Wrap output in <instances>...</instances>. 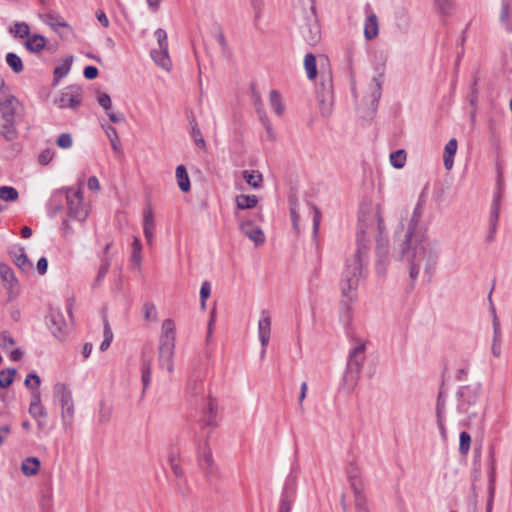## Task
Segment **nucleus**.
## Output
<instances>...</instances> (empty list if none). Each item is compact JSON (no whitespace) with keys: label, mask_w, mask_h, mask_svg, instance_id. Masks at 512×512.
I'll return each instance as SVG.
<instances>
[{"label":"nucleus","mask_w":512,"mask_h":512,"mask_svg":"<svg viewBox=\"0 0 512 512\" xmlns=\"http://www.w3.org/2000/svg\"><path fill=\"white\" fill-rule=\"evenodd\" d=\"M424 204L425 199L421 196L406 230L403 234L396 231L402 258L409 264V277L412 283L418 278L421 264H424V273L427 275V281L430 282L439 259L437 242H430L426 229L419 226Z\"/></svg>","instance_id":"obj_1"},{"label":"nucleus","mask_w":512,"mask_h":512,"mask_svg":"<svg viewBox=\"0 0 512 512\" xmlns=\"http://www.w3.org/2000/svg\"><path fill=\"white\" fill-rule=\"evenodd\" d=\"M368 222L376 223L378 235L376 238H383V234L386 230L384 220L381 215L380 207L377 208L373 215L366 216L361 215L359 217L358 230H357V249L354 255L346 260L345 268L342 273L341 280V292L345 298L342 300V304L346 307L347 311L350 310L348 302L352 301L356 293L360 282V278L363 274V267L367 263V253L369 239L367 234L369 233L370 226Z\"/></svg>","instance_id":"obj_2"},{"label":"nucleus","mask_w":512,"mask_h":512,"mask_svg":"<svg viewBox=\"0 0 512 512\" xmlns=\"http://www.w3.org/2000/svg\"><path fill=\"white\" fill-rule=\"evenodd\" d=\"M458 406L460 413L466 415L464 425L468 428H477L482 431L484 428L485 404L482 399L481 383H473L460 386L457 391Z\"/></svg>","instance_id":"obj_3"},{"label":"nucleus","mask_w":512,"mask_h":512,"mask_svg":"<svg viewBox=\"0 0 512 512\" xmlns=\"http://www.w3.org/2000/svg\"><path fill=\"white\" fill-rule=\"evenodd\" d=\"M295 18L300 33L309 45H315L320 41L321 29L316 16L314 0H293Z\"/></svg>","instance_id":"obj_4"},{"label":"nucleus","mask_w":512,"mask_h":512,"mask_svg":"<svg viewBox=\"0 0 512 512\" xmlns=\"http://www.w3.org/2000/svg\"><path fill=\"white\" fill-rule=\"evenodd\" d=\"M353 349L349 352L344 381L353 389L359 378L366 359V342L353 340Z\"/></svg>","instance_id":"obj_5"},{"label":"nucleus","mask_w":512,"mask_h":512,"mask_svg":"<svg viewBox=\"0 0 512 512\" xmlns=\"http://www.w3.org/2000/svg\"><path fill=\"white\" fill-rule=\"evenodd\" d=\"M316 95L321 115L330 116L333 106V83L330 71L321 72V81L317 85Z\"/></svg>","instance_id":"obj_6"},{"label":"nucleus","mask_w":512,"mask_h":512,"mask_svg":"<svg viewBox=\"0 0 512 512\" xmlns=\"http://www.w3.org/2000/svg\"><path fill=\"white\" fill-rule=\"evenodd\" d=\"M54 398L61 405L62 421L65 427H71L74 418V404L71 391L63 383H56L53 387Z\"/></svg>","instance_id":"obj_7"},{"label":"nucleus","mask_w":512,"mask_h":512,"mask_svg":"<svg viewBox=\"0 0 512 512\" xmlns=\"http://www.w3.org/2000/svg\"><path fill=\"white\" fill-rule=\"evenodd\" d=\"M198 466L204 472L208 481L218 477V467L214 462L208 438L205 439L203 446H199L197 451Z\"/></svg>","instance_id":"obj_8"},{"label":"nucleus","mask_w":512,"mask_h":512,"mask_svg":"<svg viewBox=\"0 0 512 512\" xmlns=\"http://www.w3.org/2000/svg\"><path fill=\"white\" fill-rule=\"evenodd\" d=\"M67 214L69 218L84 221L88 216V211L83 205V197L80 189H69L66 195Z\"/></svg>","instance_id":"obj_9"},{"label":"nucleus","mask_w":512,"mask_h":512,"mask_svg":"<svg viewBox=\"0 0 512 512\" xmlns=\"http://www.w3.org/2000/svg\"><path fill=\"white\" fill-rule=\"evenodd\" d=\"M297 481L296 477L289 475L284 484L280 495L279 507L277 512H292V507L296 499Z\"/></svg>","instance_id":"obj_10"},{"label":"nucleus","mask_w":512,"mask_h":512,"mask_svg":"<svg viewBox=\"0 0 512 512\" xmlns=\"http://www.w3.org/2000/svg\"><path fill=\"white\" fill-rule=\"evenodd\" d=\"M0 279L2 281L3 288L7 290V300H15L20 291L19 282L12 268L5 263H0Z\"/></svg>","instance_id":"obj_11"},{"label":"nucleus","mask_w":512,"mask_h":512,"mask_svg":"<svg viewBox=\"0 0 512 512\" xmlns=\"http://www.w3.org/2000/svg\"><path fill=\"white\" fill-rule=\"evenodd\" d=\"M21 110V104L14 95H6L0 98V112L2 120H17Z\"/></svg>","instance_id":"obj_12"},{"label":"nucleus","mask_w":512,"mask_h":512,"mask_svg":"<svg viewBox=\"0 0 512 512\" xmlns=\"http://www.w3.org/2000/svg\"><path fill=\"white\" fill-rule=\"evenodd\" d=\"M82 102V92L79 87H68L57 100L60 108L75 109Z\"/></svg>","instance_id":"obj_13"},{"label":"nucleus","mask_w":512,"mask_h":512,"mask_svg":"<svg viewBox=\"0 0 512 512\" xmlns=\"http://www.w3.org/2000/svg\"><path fill=\"white\" fill-rule=\"evenodd\" d=\"M49 322V328L53 335L59 340L64 339L68 332V326L63 314L58 310H51Z\"/></svg>","instance_id":"obj_14"},{"label":"nucleus","mask_w":512,"mask_h":512,"mask_svg":"<svg viewBox=\"0 0 512 512\" xmlns=\"http://www.w3.org/2000/svg\"><path fill=\"white\" fill-rule=\"evenodd\" d=\"M158 350V360L160 366L166 369L169 373L173 372V356L175 350V343L159 342Z\"/></svg>","instance_id":"obj_15"},{"label":"nucleus","mask_w":512,"mask_h":512,"mask_svg":"<svg viewBox=\"0 0 512 512\" xmlns=\"http://www.w3.org/2000/svg\"><path fill=\"white\" fill-rule=\"evenodd\" d=\"M271 334V317L267 311H262V317L258 323V335L262 345L261 357L265 355L266 346L269 343Z\"/></svg>","instance_id":"obj_16"},{"label":"nucleus","mask_w":512,"mask_h":512,"mask_svg":"<svg viewBox=\"0 0 512 512\" xmlns=\"http://www.w3.org/2000/svg\"><path fill=\"white\" fill-rule=\"evenodd\" d=\"M155 219L154 213L150 206L144 209L143 211V233L148 245H152L154 241V232H155Z\"/></svg>","instance_id":"obj_17"},{"label":"nucleus","mask_w":512,"mask_h":512,"mask_svg":"<svg viewBox=\"0 0 512 512\" xmlns=\"http://www.w3.org/2000/svg\"><path fill=\"white\" fill-rule=\"evenodd\" d=\"M376 242V271L378 274L383 275L386 272V262L388 258V240L385 238H376Z\"/></svg>","instance_id":"obj_18"},{"label":"nucleus","mask_w":512,"mask_h":512,"mask_svg":"<svg viewBox=\"0 0 512 512\" xmlns=\"http://www.w3.org/2000/svg\"><path fill=\"white\" fill-rule=\"evenodd\" d=\"M500 206H501V194L497 193L494 195L492 205H491V211H490V217H489L490 233L487 237L488 241H492L494 239V234L496 233L498 220H499Z\"/></svg>","instance_id":"obj_19"},{"label":"nucleus","mask_w":512,"mask_h":512,"mask_svg":"<svg viewBox=\"0 0 512 512\" xmlns=\"http://www.w3.org/2000/svg\"><path fill=\"white\" fill-rule=\"evenodd\" d=\"M240 230L250 240H252L256 246L261 245L265 242V236L263 231L259 227L253 226L251 221H243L240 224Z\"/></svg>","instance_id":"obj_20"},{"label":"nucleus","mask_w":512,"mask_h":512,"mask_svg":"<svg viewBox=\"0 0 512 512\" xmlns=\"http://www.w3.org/2000/svg\"><path fill=\"white\" fill-rule=\"evenodd\" d=\"M188 120L190 125V136L193 142L200 150L206 151L207 145L195 117L191 115L188 117Z\"/></svg>","instance_id":"obj_21"},{"label":"nucleus","mask_w":512,"mask_h":512,"mask_svg":"<svg viewBox=\"0 0 512 512\" xmlns=\"http://www.w3.org/2000/svg\"><path fill=\"white\" fill-rule=\"evenodd\" d=\"M45 22L48 24L55 32H57L61 37H63L60 32V28H65L69 32H72L71 26L65 21V19L53 12H49L45 15Z\"/></svg>","instance_id":"obj_22"},{"label":"nucleus","mask_w":512,"mask_h":512,"mask_svg":"<svg viewBox=\"0 0 512 512\" xmlns=\"http://www.w3.org/2000/svg\"><path fill=\"white\" fill-rule=\"evenodd\" d=\"M17 120H2L0 121V135L8 141L12 142L18 138L16 129Z\"/></svg>","instance_id":"obj_23"},{"label":"nucleus","mask_w":512,"mask_h":512,"mask_svg":"<svg viewBox=\"0 0 512 512\" xmlns=\"http://www.w3.org/2000/svg\"><path fill=\"white\" fill-rule=\"evenodd\" d=\"M348 479L350 482V487L354 493L360 494L363 493V482L360 477V470L356 465L351 464L348 468Z\"/></svg>","instance_id":"obj_24"},{"label":"nucleus","mask_w":512,"mask_h":512,"mask_svg":"<svg viewBox=\"0 0 512 512\" xmlns=\"http://www.w3.org/2000/svg\"><path fill=\"white\" fill-rule=\"evenodd\" d=\"M382 84H383V75L382 74L373 77L371 93H370V105H371L373 111L376 110L379 100L381 98Z\"/></svg>","instance_id":"obj_25"},{"label":"nucleus","mask_w":512,"mask_h":512,"mask_svg":"<svg viewBox=\"0 0 512 512\" xmlns=\"http://www.w3.org/2000/svg\"><path fill=\"white\" fill-rule=\"evenodd\" d=\"M458 143L455 138L450 139L445 145L443 161L446 170H451L454 164V156L457 152Z\"/></svg>","instance_id":"obj_26"},{"label":"nucleus","mask_w":512,"mask_h":512,"mask_svg":"<svg viewBox=\"0 0 512 512\" xmlns=\"http://www.w3.org/2000/svg\"><path fill=\"white\" fill-rule=\"evenodd\" d=\"M151 57L154 62L162 69L169 71L171 68V60L168 55V48L153 49Z\"/></svg>","instance_id":"obj_27"},{"label":"nucleus","mask_w":512,"mask_h":512,"mask_svg":"<svg viewBox=\"0 0 512 512\" xmlns=\"http://www.w3.org/2000/svg\"><path fill=\"white\" fill-rule=\"evenodd\" d=\"M378 18L376 14L370 13L365 21L364 25V36L367 40H372L378 35Z\"/></svg>","instance_id":"obj_28"},{"label":"nucleus","mask_w":512,"mask_h":512,"mask_svg":"<svg viewBox=\"0 0 512 512\" xmlns=\"http://www.w3.org/2000/svg\"><path fill=\"white\" fill-rule=\"evenodd\" d=\"M175 323L172 319H165L161 327L159 342L175 343Z\"/></svg>","instance_id":"obj_29"},{"label":"nucleus","mask_w":512,"mask_h":512,"mask_svg":"<svg viewBox=\"0 0 512 512\" xmlns=\"http://www.w3.org/2000/svg\"><path fill=\"white\" fill-rule=\"evenodd\" d=\"M29 413L35 419L39 417L45 418L47 416L46 410L41 404L39 391L33 392L32 401L29 406Z\"/></svg>","instance_id":"obj_30"},{"label":"nucleus","mask_w":512,"mask_h":512,"mask_svg":"<svg viewBox=\"0 0 512 512\" xmlns=\"http://www.w3.org/2000/svg\"><path fill=\"white\" fill-rule=\"evenodd\" d=\"M46 46V39L40 34L31 35L25 42V48L32 53H39Z\"/></svg>","instance_id":"obj_31"},{"label":"nucleus","mask_w":512,"mask_h":512,"mask_svg":"<svg viewBox=\"0 0 512 512\" xmlns=\"http://www.w3.org/2000/svg\"><path fill=\"white\" fill-rule=\"evenodd\" d=\"M203 412L205 414L204 425L212 427L216 426V403L211 396H208V402L206 406L203 408Z\"/></svg>","instance_id":"obj_32"},{"label":"nucleus","mask_w":512,"mask_h":512,"mask_svg":"<svg viewBox=\"0 0 512 512\" xmlns=\"http://www.w3.org/2000/svg\"><path fill=\"white\" fill-rule=\"evenodd\" d=\"M40 468V461L36 457H27L23 460L21 470L26 476L36 475Z\"/></svg>","instance_id":"obj_33"},{"label":"nucleus","mask_w":512,"mask_h":512,"mask_svg":"<svg viewBox=\"0 0 512 512\" xmlns=\"http://www.w3.org/2000/svg\"><path fill=\"white\" fill-rule=\"evenodd\" d=\"M176 179L178 186L181 191L188 192L190 191L191 184L190 179L187 173V170L184 165H179L176 168Z\"/></svg>","instance_id":"obj_34"},{"label":"nucleus","mask_w":512,"mask_h":512,"mask_svg":"<svg viewBox=\"0 0 512 512\" xmlns=\"http://www.w3.org/2000/svg\"><path fill=\"white\" fill-rule=\"evenodd\" d=\"M18 251L20 252L19 255H17L16 253L10 252V254L13 255V257L15 258V264L17 265V267L20 270H22L23 272H28V271L32 270L33 264L28 259L27 255L24 251V248L20 247L18 249Z\"/></svg>","instance_id":"obj_35"},{"label":"nucleus","mask_w":512,"mask_h":512,"mask_svg":"<svg viewBox=\"0 0 512 512\" xmlns=\"http://www.w3.org/2000/svg\"><path fill=\"white\" fill-rule=\"evenodd\" d=\"M236 206L239 209H251L258 203V198L255 195L240 194L236 196Z\"/></svg>","instance_id":"obj_36"},{"label":"nucleus","mask_w":512,"mask_h":512,"mask_svg":"<svg viewBox=\"0 0 512 512\" xmlns=\"http://www.w3.org/2000/svg\"><path fill=\"white\" fill-rule=\"evenodd\" d=\"M187 392L192 397H197V396L202 395L204 393V384H203L202 379L199 376L191 378L188 381Z\"/></svg>","instance_id":"obj_37"},{"label":"nucleus","mask_w":512,"mask_h":512,"mask_svg":"<svg viewBox=\"0 0 512 512\" xmlns=\"http://www.w3.org/2000/svg\"><path fill=\"white\" fill-rule=\"evenodd\" d=\"M5 60L7 65L12 69L14 73L19 74L23 71L24 66L22 59L16 53H7Z\"/></svg>","instance_id":"obj_38"},{"label":"nucleus","mask_w":512,"mask_h":512,"mask_svg":"<svg viewBox=\"0 0 512 512\" xmlns=\"http://www.w3.org/2000/svg\"><path fill=\"white\" fill-rule=\"evenodd\" d=\"M105 132H106L108 139L110 140L113 151L116 154H122L121 143H120V139L118 137L116 129L113 126L108 125L105 128Z\"/></svg>","instance_id":"obj_39"},{"label":"nucleus","mask_w":512,"mask_h":512,"mask_svg":"<svg viewBox=\"0 0 512 512\" xmlns=\"http://www.w3.org/2000/svg\"><path fill=\"white\" fill-rule=\"evenodd\" d=\"M434 5L442 16H450L455 9L453 0H434Z\"/></svg>","instance_id":"obj_40"},{"label":"nucleus","mask_w":512,"mask_h":512,"mask_svg":"<svg viewBox=\"0 0 512 512\" xmlns=\"http://www.w3.org/2000/svg\"><path fill=\"white\" fill-rule=\"evenodd\" d=\"M72 62H73V57L68 56L65 58V60L63 61V63L61 65L57 66L54 69V80L55 81H59L60 79H62L69 73V71L71 69Z\"/></svg>","instance_id":"obj_41"},{"label":"nucleus","mask_w":512,"mask_h":512,"mask_svg":"<svg viewBox=\"0 0 512 512\" xmlns=\"http://www.w3.org/2000/svg\"><path fill=\"white\" fill-rule=\"evenodd\" d=\"M141 371H142V384H143V390L142 394L144 395L148 386L151 382V361L150 360H143L141 365Z\"/></svg>","instance_id":"obj_42"},{"label":"nucleus","mask_w":512,"mask_h":512,"mask_svg":"<svg viewBox=\"0 0 512 512\" xmlns=\"http://www.w3.org/2000/svg\"><path fill=\"white\" fill-rule=\"evenodd\" d=\"M243 178L253 188H260L262 186L263 178L262 174L255 171H243Z\"/></svg>","instance_id":"obj_43"},{"label":"nucleus","mask_w":512,"mask_h":512,"mask_svg":"<svg viewBox=\"0 0 512 512\" xmlns=\"http://www.w3.org/2000/svg\"><path fill=\"white\" fill-rule=\"evenodd\" d=\"M304 66L309 79H314L317 75L316 58L312 53H308L304 58Z\"/></svg>","instance_id":"obj_44"},{"label":"nucleus","mask_w":512,"mask_h":512,"mask_svg":"<svg viewBox=\"0 0 512 512\" xmlns=\"http://www.w3.org/2000/svg\"><path fill=\"white\" fill-rule=\"evenodd\" d=\"M269 101L274 112L281 116L284 112V105L282 104L281 95L277 90H272L270 92Z\"/></svg>","instance_id":"obj_45"},{"label":"nucleus","mask_w":512,"mask_h":512,"mask_svg":"<svg viewBox=\"0 0 512 512\" xmlns=\"http://www.w3.org/2000/svg\"><path fill=\"white\" fill-rule=\"evenodd\" d=\"M110 264H111V260L108 256H104L101 259V265L98 270L95 281L93 283V287H97L101 283V281L105 278V276L107 275V273L109 271Z\"/></svg>","instance_id":"obj_46"},{"label":"nucleus","mask_w":512,"mask_h":512,"mask_svg":"<svg viewBox=\"0 0 512 512\" xmlns=\"http://www.w3.org/2000/svg\"><path fill=\"white\" fill-rule=\"evenodd\" d=\"M16 375L15 368H8L7 370H2L0 372V388H8Z\"/></svg>","instance_id":"obj_47"},{"label":"nucleus","mask_w":512,"mask_h":512,"mask_svg":"<svg viewBox=\"0 0 512 512\" xmlns=\"http://www.w3.org/2000/svg\"><path fill=\"white\" fill-rule=\"evenodd\" d=\"M390 162L391 165L395 168H402L405 165L406 162V152L405 150H397L390 154Z\"/></svg>","instance_id":"obj_48"},{"label":"nucleus","mask_w":512,"mask_h":512,"mask_svg":"<svg viewBox=\"0 0 512 512\" xmlns=\"http://www.w3.org/2000/svg\"><path fill=\"white\" fill-rule=\"evenodd\" d=\"M142 310L146 321L156 322L158 320L156 306L153 303H144Z\"/></svg>","instance_id":"obj_49"},{"label":"nucleus","mask_w":512,"mask_h":512,"mask_svg":"<svg viewBox=\"0 0 512 512\" xmlns=\"http://www.w3.org/2000/svg\"><path fill=\"white\" fill-rule=\"evenodd\" d=\"M19 197L18 191L10 186L0 187V199L3 201H15Z\"/></svg>","instance_id":"obj_50"},{"label":"nucleus","mask_w":512,"mask_h":512,"mask_svg":"<svg viewBox=\"0 0 512 512\" xmlns=\"http://www.w3.org/2000/svg\"><path fill=\"white\" fill-rule=\"evenodd\" d=\"M355 512H370L364 493L354 495Z\"/></svg>","instance_id":"obj_51"},{"label":"nucleus","mask_w":512,"mask_h":512,"mask_svg":"<svg viewBox=\"0 0 512 512\" xmlns=\"http://www.w3.org/2000/svg\"><path fill=\"white\" fill-rule=\"evenodd\" d=\"M40 384L41 379L36 373H29L24 381L25 387L30 390H33V392L38 391Z\"/></svg>","instance_id":"obj_52"},{"label":"nucleus","mask_w":512,"mask_h":512,"mask_svg":"<svg viewBox=\"0 0 512 512\" xmlns=\"http://www.w3.org/2000/svg\"><path fill=\"white\" fill-rule=\"evenodd\" d=\"M15 33L19 38H29L30 35V27L25 22H17L14 24V30H11Z\"/></svg>","instance_id":"obj_53"},{"label":"nucleus","mask_w":512,"mask_h":512,"mask_svg":"<svg viewBox=\"0 0 512 512\" xmlns=\"http://www.w3.org/2000/svg\"><path fill=\"white\" fill-rule=\"evenodd\" d=\"M459 452L462 455H466L469 452L471 444V436L466 431L460 433Z\"/></svg>","instance_id":"obj_54"},{"label":"nucleus","mask_w":512,"mask_h":512,"mask_svg":"<svg viewBox=\"0 0 512 512\" xmlns=\"http://www.w3.org/2000/svg\"><path fill=\"white\" fill-rule=\"evenodd\" d=\"M446 408V396L444 391L441 389L438 393L437 402H436V418L444 417V412Z\"/></svg>","instance_id":"obj_55"},{"label":"nucleus","mask_w":512,"mask_h":512,"mask_svg":"<svg viewBox=\"0 0 512 512\" xmlns=\"http://www.w3.org/2000/svg\"><path fill=\"white\" fill-rule=\"evenodd\" d=\"M131 246H132V260L136 264H140L142 261V257H141L142 245H141L139 238L135 237Z\"/></svg>","instance_id":"obj_56"},{"label":"nucleus","mask_w":512,"mask_h":512,"mask_svg":"<svg viewBox=\"0 0 512 512\" xmlns=\"http://www.w3.org/2000/svg\"><path fill=\"white\" fill-rule=\"evenodd\" d=\"M492 313H493V321H492L493 339H492V341H494V342L502 341V332H501L500 322L498 320V317L496 315V311L494 308H492Z\"/></svg>","instance_id":"obj_57"},{"label":"nucleus","mask_w":512,"mask_h":512,"mask_svg":"<svg viewBox=\"0 0 512 512\" xmlns=\"http://www.w3.org/2000/svg\"><path fill=\"white\" fill-rule=\"evenodd\" d=\"M56 144L58 147L62 149H69L73 145V139L71 134L69 133H62L58 136L56 140Z\"/></svg>","instance_id":"obj_58"},{"label":"nucleus","mask_w":512,"mask_h":512,"mask_svg":"<svg viewBox=\"0 0 512 512\" xmlns=\"http://www.w3.org/2000/svg\"><path fill=\"white\" fill-rule=\"evenodd\" d=\"M55 152L50 149H44L38 156V162L41 165H48L54 158Z\"/></svg>","instance_id":"obj_59"},{"label":"nucleus","mask_w":512,"mask_h":512,"mask_svg":"<svg viewBox=\"0 0 512 512\" xmlns=\"http://www.w3.org/2000/svg\"><path fill=\"white\" fill-rule=\"evenodd\" d=\"M210 294H211V285L208 281H204L202 283L201 289H200V299H201L202 309L205 308L206 299L210 296Z\"/></svg>","instance_id":"obj_60"},{"label":"nucleus","mask_w":512,"mask_h":512,"mask_svg":"<svg viewBox=\"0 0 512 512\" xmlns=\"http://www.w3.org/2000/svg\"><path fill=\"white\" fill-rule=\"evenodd\" d=\"M15 341L13 337L7 332L3 331L0 333V347L4 350H7L9 347L13 346Z\"/></svg>","instance_id":"obj_61"},{"label":"nucleus","mask_w":512,"mask_h":512,"mask_svg":"<svg viewBox=\"0 0 512 512\" xmlns=\"http://www.w3.org/2000/svg\"><path fill=\"white\" fill-rule=\"evenodd\" d=\"M155 36L157 38L159 48H168L167 33L165 30L158 28L155 31Z\"/></svg>","instance_id":"obj_62"},{"label":"nucleus","mask_w":512,"mask_h":512,"mask_svg":"<svg viewBox=\"0 0 512 512\" xmlns=\"http://www.w3.org/2000/svg\"><path fill=\"white\" fill-rule=\"evenodd\" d=\"M477 85H478V78L475 76L473 79V82L471 84V92H470V97H469V102L472 106H476L477 101H478V93L479 92H478Z\"/></svg>","instance_id":"obj_63"},{"label":"nucleus","mask_w":512,"mask_h":512,"mask_svg":"<svg viewBox=\"0 0 512 512\" xmlns=\"http://www.w3.org/2000/svg\"><path fill=\"white\" fill-rule=\"evenodd\" d=\"M98 103L103 107L106 113L111 110L112 102L111 98L107 93H100L98 96Z\"/></svg>","instance_id":"obj_64"}]
</instances>
